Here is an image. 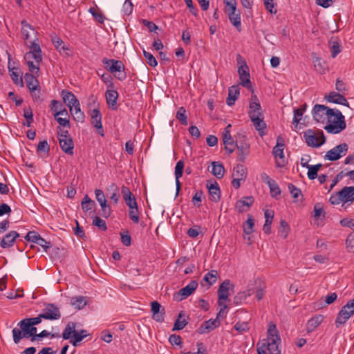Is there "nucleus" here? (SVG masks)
<instances>
[{"instance_id": "1", "label": "nucleus", "mask_w": 354, "mask_h": 354, "mask_svg": "<svg viewBox=\"0 0 354 354\" xmlns=\"http://www.w3.org/2000/svg\"><path fill=\"white\" fill-rule=\"evenodd\" d=\"M261 342L270 354H281V351L279 349L281 338L276 325L272 322L268 325L267 338L263 339Z\"/></svg>"}, {"instance_id": "2", "label": "nucleus", "mask_w": 354, "mask_h": 354, "mask_svg": "<svg viewBox=\"0 0 354 354\" xmlns=\"http://www.w3.org/2000/svg\"><path fill=\"white\" fill-rule=\"evenodd\" d=\"M326 121L328 124L324 129L329 133H339L346 127L344 116L338 109H333V115H328Z\"/></svg>"}, {"instance_id": "3", "label": "nucleus", "mask_w": 354, "mask_h": 354, "mask_svg": "<svg viewBox=\"0 0 354 354\" xmlns=\"http://www.w3.org/2000/svg\"><path fill=\"white\" fill-rule=\"evenodd\" d=\"M30 51L25 54L24 59L27 63L29 71L32 73L39 72V66L33 63L32 59H35V62L39 64L42 61V54L40 46L36 43L35 40L30 42L29 46Z\"/></svg>"}, {"instance_id": "4", "label": "nucleus", "mask_w": 354, "mask_h": 354, "mask_svg": "<svg viewBox=\"0 0 354 354\" xmlns=\"http://www.w3.org/2000/svg\"><path fill=\"white\" fill-rule=\"evenodd\" d=\"M329 201L333 205H338L340 203H353L354 186L344 187L340 191L332 194Z\"/></svg>"}, {"instance_id": "5", "label": "nucleus", "mask_w": 354, "mask_h": 354, "mask_svg": "<svg viewBox=\"0 0 354 354\" xmlns=\"http://www.w3.org/2000/svg\"><path fill=\"white\" fill-rule=\"evenodd\" d=\"M102 63L106 70L111 73H115L114 75L118 80L122 81L126 79L127 75L124 71V65L122 61L104 58Z\"/></svg>"}, {"instance_id": "6", "label": "nucleus", "mask_w": 354, "mask_h": 354, "mask_svg": "<svg viewBox=\"0 0 354 354\" xmlns=\"http://www.w3.org/2000/svg\"><path fill=\"white\" fill-rule=\"evenodd\" d=\"M236 60L238 64L240 65L238 68V73L239 75L240 84L247 88H252V83L250 80L249 68L245 61V59L238 54L236 56Z\"/></svg>"}, {"instance_id": "7", "label": "nucleus", "mask_w": 354, "mask_h": 354, "mask_svg": "<svg viewBox=\"0 0 354 354\" xmlns=\"http://www.w3.org/2000/svg\"><path fill=\"white\" fill-rule=\"evenodd\" d=\"M304 137L308 146L311 147H319L326 142L325 136L322 130L315 133L313 130L308 129L304 132Z\"/></svg>"}, {"instance_id": "8", "label": "nucleus", "mask_w": 354, "mask_h": 354, "mask_svg": "<svg viewBox=\"0 0 354 354\" xmlns=\"http://www.w3.org/2000/svg\"><path fill=\"white\" fill-rule=\"evenodd\" d=\"M226 11L231 24L240 32L241 30V21L239 12H236L235 0H225Z\"/></svg>"}, {"instance_id": "9", "label": "nucleus", "mask_w": 354, "mask_h": 354, "mask_svg": "<svg viewBox=\"0 0 354 354\" xmlns=\"http://www.w3.org/2000/svg\"><path fill=\"white\" fill-rule=\"evenodd\" d=\"M333 109H330L325 105L315 104L312 110L313 119L321 123H324L328 118V115H332Z\"/></svg>"}, {"instance_id": "10", "label": "nucleus", "mask_w": 354, "mask_h": 354, "mask_svg": "<svg viewBox=\"0 0 354 354\" xmlns=\"http://www.w3.org/2000/svg\"><path fill=\"white\" fill-rule=\"evenodd\" d=\"M284 139L282 136H279L277 138V145L273 147L272 155L276 159V165L279 167H282L285 165L284 158Z\"/></svg>"}, {"instance_id": "11", "label": "nucleus", "mask_w": 354, "mask_h": 354, "mask_svg": "<svg viewBox=\"0 0 354 354\" xmlns=\"http://www.w3.org/2000/svg\"><path fill=\"white\" fill-rule=\"evenodd\" d=\"M26 86L30 90L31 95L35 99H40L39 83L37 78L32 73H26L24 76Z\"/></svg>"}, {"instance_id": "12", "label": "nucleus", "mask_w": 354, "mask_h": 354, "mask_svg": "<svg viewBox=\"0 0 354 354\" xmlns=\"http://www.w3.org/2000/svg\"><path fill=\"white\" fill-rule=\"evenodd\" d=\"M348 147L346 143L340 144L328 151L324 156L326 160L335 161L339 160L347 153Z\"/></svg>"}, {"instance_id": "13", "label": "nucleus", "mask_w": 354, "mask_h": 354, "mask_svg": "<svg viewBox=\"0 0 354 354\" xmlns=\"http://www.w3.org/2000/svg\"><path fill=\"white\" fill-rule=\"evenodd\" d=\"M43 319L49 320L59 319L61 313L58 307L53 304H47L42 310L41 316Z\"/></svg>"}, {"instance_id": "14", "label": "nucleus", "mask_w": 354, "mask_h": 354, "mask_svg": "<svg viewBox=\"0 0 354 354\" xmlns=\"http://www.w3.org/2000/svg\"><path fill=\"white\" fill-rule=\"evenodd\" d=\"M235 146L238 149V159L241 162H244L246 157L250 153V145L245 142V137L243 136L241 140L236 139Z\"/></svg>"}, {"instance_id": "15", "label": "nucleus", "mask_w": 354, "mask_h": 354, "mask_svg": "<svg viewBox=\"0 0 354 354\" xmlns=\"http://www.w3.org/2000/svg\"><path fill=\"white\" fill-rule=\"evenodd\" d=\"M91 122L96 129L97 133L103 137L104 131L102 124V114L98 109H94L91 111Z\"/></svg>"}, {"instance_id": "16", "label": "nucleus", "mask_w": 354, "mask_h": 354, "mask_svg": "<svg viewBox=\"0 0 354 354\" xmlns=\"http://www.w3.org/2000/svg\"><path fill=\"white\" fill-rule=\"evenodd\" d=\"M325 99L329 102H333L349 107L347 100L345 98L343 94H341V93L332 91L328 95L325 96Z\"/></svg>"}, {"instance_id": "17", "label": "nucleus", "mask_w": 354, "mask_h": 354, "mask_svg": "<svg viewBox=\"0 0 354 354\" xmlns=\"http://www.w3.org/2000/svg\"><path fill=\"white\" fill-rule=\"evenodd\" d=\"M121 193L125 203L129 208L136 207L138 204L136 198L127 187L123 185L121 187Z\"/></svg>"}, {"instance_id": "18", "label": "nucleus", "mask_w": 354, "mask_h": 354, "mask_svg": "<svg viewBox=\"0 0 354 354\" xmlns=\"http://www.w3.org/2000/svg\"><path fill=\"white\" fill-rule=\"evenodd\" d=\"M19 236V234L16 231H10L6 234L2 240L0 241V245L2 248H8L12 247L16 241V239Z\"/></svg>"}, {"instance_id": "19", "label": "nucleus", "mask_w": 354, "mask_h": 354, "mask_svg": "<svg viewBox=\"0 0 354 354\" xmlns=\"http://www.w3.org/2000/svg\"><path fill=\"white\" fill-rule=\"evenodd\" d=\"M220 325V320L218 319H209L204 322L198 328V333L200 334L207 333L214 329L218 327Z\"/></svg>"}, {"instance_id": "20", "label": "nucleus", "mask_w": 354, "mask_h": 354, "mask_svg": "<svg viewBox=\"0 0 354 354\" xmlns=\"http://www.w3.org/2000/svg\"><path fill=\"white\" fill-rule=\"evenodd\" d=\"M151 306L153 319L156 322H163L165 310L162 308L161 305L157 301H154L151 303Z\"/></svg>"}, {"instance_id": "21", "label": "nucleus", "mask_w": 354, "mask_h": 354, "mask_svg": "<svg viewBox=\"0 0 354 354\" xmlns=\"http://www.w3.org/2000/svg\"><path fill=\"white\" fill-rule=\"evenodd\" d=\"M230 280H225L220 286L218 290V304L219 306H223V303L221 300H226L228 299L229 290L230 287Z\"/></svg>"}, {"instance_id": "22", "label": "nucleus", "mask_w": 354, "mask_h": 354, "mask_svg": "<svg viewBox=\"0 0 354 354\" xmlns=\"http://www.w3.org/2000/svg\"><path fill=\"white\" fill-rule=\"evenodd\" d=\"M54 117L60 126L71 127L68 112L66 109L57 111L54 113Z\"/></svg>"}, {"instance_id": "23", "label": "nucleus", "mask_w": 354, "mask_h": 354, "mask_svg": "<svg viewBox=\"0 0 354 354\" xmlns=\"http://www.w3.org/2000/svg\"><path fill=\"white\" fill-rule=\"evenodd\" d=\"M197 287H198L197 281H196V280L191 281L189 284H187L185 287L181 288L179 290L178 295L182 297L180 299V300L185 299V298L188 297L189 295H191L196 290Z\"/></svg>"}, {"instance_id": "24", "label": "nucleus", "mask_w": 354, "mask_h": 354, "mask_svg": "<svg viewBox=\"0 0 354 354\" xmlns=\"http://www.w3.org/2000/svg\"><path fill=\"white\" fill-rule=\"evenodd\" d=\"M59 143L62 150L67 154L73 155L74 142L72 138H60Z\"/></svg>"}, {"instance_id": "25", "label": "nucleus", "mask_w": 354, "mask_h": 354, "mask_svg": "<svg viewBox=\"0 0 354 354\" xmlns=\"http://www.w3.org/2000/svg\"><path fill=\"white\" fill-rule=\"evenodd\" d=\"M255 129L259 132L261 136L266 134L265 130L267 127L266 122L263 121V116H257L250 118Z\"/></svg>"}, {"instance_id": "26", "label": "nucleus", "mask_w": 354, "mask_h": 354, "mask_svg": "<svg viewBox=\"0 0 354 354\" xmlns=\"http://www.w3.org/2000/svg\"><path fill=\"white\" fill-rule=\"evenodd\" d=\"M240 88L239 85H234L228 89V96L226 99V103L228 106H232L234 104L235 101L239 96Z\"/></svg>"}, {"instance_id": "27", "label": "nucleus", "mask_w": 354, "mask_h": 354, "mask_svg": "<svg viewBox=\"0 0 354 354\" xmlns=\"http://www.w3.org/2000/svg\"><path fill=\"white\" fill-rule=\"evenodd\" d=\"M354 313L351 311L348 313L346 310H340L335 321V324L337 328L345 324L346 322L351 317Z\"/></svg>"}, {"instance_id": "28", "label": "nucleus", "mask_w": 354, "mask_h": 354, "mask_svg": "<svg viewBox=\"0 0 354 354\" xmlns=\"http://www.w3.org/2000/svg\"><path fill=\"white\" fill-rule=\"evenodd\" d=\"M209 194V199L214 202H218L221 198V191L216 182L207 185Z\"/></svg>"}, {"instance_id": "29", "label": "nucleus", "mask_w": 354, "mask_h": 354, "mask_svg": "<svg viewBox=\"0 0 354 354\" xmlns=\"http://www.w3.org/2000/svg\"><path fill=\"white\" fill-rule=\"evenodd\" d=\"M62 96L64 102L68 108L74 106L75 104H77L79 102L76 96L71 91L63 90L62 91Z\"/></svg>"}, {"instance_id": "30", "label": "nucleus", "mask_w": 354, "mask_h": 354, "mask_svg": "<svg viewBox=\"0 0 354 354\" xmlns=\"http://www.w3.org/2000/svg\"><path fill=\"white\" fill-rule=\"evenodd\" d=\"M118 93L113 89H108L105 93V97L106 103L109 106H110L113 109H116L117 100L118 98Z\"/></svg>"}, {"instance_id": "31", "label": "nucleus", "mask_w": 354, "mask_h": 354, "mask_svg": "<svg viewBox=\"0 0 354 354\" xmlns=\"http://www.w3.org/2000/svg\"><path fill=\"white\" fill-rule=\"evenodd\" d=\"M183 169H184V162L180 160L177 162L176 167H175L176 195L178 194L180 189V183L179 179L183 176Z\"/></svg>"}, {"instance_id": "32", "label": "nucleus", "mask_w": 354, "mask_h": 354, "mask_svg": "<svg viewBox=\"0 0 354 354\" xmlns=\"http://www.w3.org/2000/svg\"><path fill=\"white\" fill-rule=\"evenodd\" d=\"M232 176L238 180H245L247 177L246 167L241 164L236 165L233 169Z\"/></svg>"}, {"instance_id": "33", "label": "nucleus", "mask_w": 354, "mask_h": 354, "mask_svg": "<svg viewBox=\"0 0 354 354\" xmlns=\"http://www.w3.org/2000/svg\"><path fill=\"white\" fill-rule=\"evenodd\" d=\"M322 315H317L308 320L307 323V330L308 332L313 331L317 326H319L324 320Z\"/></svg>"}, {"instance_id": "34", "label": "nucleus", "mask_w": 354, "mask_h": 354, "mask_svg": "<svg viewBox=\"0 0 354 354\" xmlns=\"http://www.w3.org/2000/svg\"><path fill=\"white\" fill-rule=\"evenodd\" d=\"M211 172L216 178L220 179L223 177L225 168L222 163L219 162H212Z\"/></svg>"}, {"instance_id": "35", "label": "nucleus", "mask_w": 354, "mask_h": 354, "mask_svg": "<svg viewBox=\"0 0 354 354\" xmlns=\"http://www.w3.org/2000/svg\"><path fill=\"white\" fill-rule=\"evenodd\" d=\"M13 341L15 344H19L23 338H29V331L24 332L20 328H14L12 329Z\"/></svg>"}, {"instance_id": "36", "label": "nucleus", "mask_w": 354, "mask_h": 354, "mask_svg": "<svg viewBox=\"0 0 354 354\" xmlns=\"http://www.w3.org/2000/svg\"><path fill=\"white\" fill-rule=\"evenodd\" d=\"M250 111L248 115L250 118L262 116V109L260 103L250 102L249 105Z\"/></svg>"}, {"instance_id": "37", "label": "nucleus", "mask_w": 354, "mask_h": 354, "mask_svg": "<svg viewBox=\"0 0 354 354\" xmlns=\"http://www.w3.org/2000/svg\"><path fill=\"white\" fill-rule=\"evenodd\" d=\"M71 304L75 308L82 309L86 304V298L83 296L73 297L71 299Z\"/></svg>"}, {"instance_id": "38", "label": "nucleus", "mask_w": 354, "mask_h": 354, "mask_svg": "<svg viewBox=\"0 0 354 354\" xmlns=\"http://www.w3.org/2000/svg\"><path fill=\"white\" fill-rule=\"evenodd\" d=\"M76 323L71 322H68L62 333L64 339H68L73 337V335L75 333Z\"/></svg>"}, {"instance_id": "39", "label": "nucleus", "mask_w": 354, "mask_h": 354, "mask_svg": "<svg viewBox=\"0 0 354 354\" xmlns=\"http://www.w3.org/2000/svg\"><path fill=\"white\" fill-rule=\"evenodd\" d=\"M87 335L88 333L86 330H81L80 332L75 331L74 335H73V339H70V343L72 344L73 346H77V344Z\"/></svg>"}, {"instance_id": "40", "label": "nucleus", "mask_w": 354, "mask_h": 354, "mask_svg": "<svg viewBox=\"0 0 354 354\" xmlns=\"http://www.w3.org/2000/svg\"><path fill=\"white\" fill-rule=\"evenodd\" d=\"M218 272L216 270H212L208 272L203 277V281H205L209 286L213 285L217 279Z\"/></svg>"}, {"instance_id": "41", "label": "nucleus", "mask_w": 354, "mask_h": 354, "mask_svg": "<svg viewBox=\"0 0 354 354\" xmlns=\"http://www.w3.org/2000/svg\"><path fill=\"white\" fill-rule=\"evenodd\" d=\"M329 44L331 50V57L335 58L341 52L340 43L337 39H331Z\"/></svg>"}, {"instance_id": "42", "label": "nucleus", "mask_w": 354, "mask_h": 354, "mask_svg": "<svg viewBox=\"0 0 354 354\" xmlns=\"http://www.w3.org/2000/svg\"><path fill=\"white\" fill-rule=\"evenodd\" d=\"M322 167V165L321 163L315 165H310L308 168L307 176L308 178L310 180H314L317 176V172L320 169V168Z\"/></svg>"}, {"instance_id": "43", "label": "nucleus", "mask_w": 354, "mask_h": 354, "mask_svg": "<svg viewBox=\"0 0 354 354\" xmlns=\"http://www.w3.org/2000/svg\"><path fill=\"white\" fill-rule=\"evenodd\" d=\"M313 63L315 70L320 74H324L328 71L325 62H322L320 58L314 59Z\"/></svg>"}, {"instance_id": "44", "label": "nucleus", "mask_w": 354, "mask_h": 354, "mask_svg": "<svg viewBox=\"0 0 354 354\" xmlns=\"http://www.w3.org/2000/svg\"><path fill=\"white\" fill-rule=\"evenodd\" d=\"M22 28H21V33L24 36V39L25 40H28L30 35V32L31 31L33 34L35 33V30L31 27L30 25H29L26 21H22Z\"/></svg>"}, {"instance_id": "45", "label": "nucleus", "mask_w": 354, "mask_h": 354, "mask_svg": "<svg viewBox=\"0 0 354 354\" xmlns=\"http://www.w3.org/2000/svg\"><path fill=\"white\" fill-rule=\"evenodd\" d=\"M254 226V220L252 216H249L247 221L243 225V232L246 234H251L253 232V227Z\"/></svg>"}, {"instance_id": "46", "label": "nucleus", "mask_w": 354, "mask_h": 354, "mask_svg": "<svg viewBox=\"0 0 354 354\" xmlns=\"http://www.w3.org/2000/svg\"><path fill=\"white\" fill-rule=\"evenodd\" d=\"M176 118L177 120L180 121V122L183 125H187V117L186 115V110L183 106H181L178 109Z\"/></svg>"}, {"instance_id": "47", "label": "nucleus", "mask_w": 354, "mask_h": 354, "mask_svg": "<svg viewBox=\"0 0 354 354\" xmlns=\"http://www.w3.org/2000/svg\"><path fill=\"white\" fill-rule=\"evenodd\" d=\"M95 205V202L92 201L88 195H86L82 201V209L83 211L86 212L93 209Z\"/></svg>"}, {"instance_id": "48", "label": "nucleus", "mask_w": 354, "mask_h": 354, "mask_svg": "<svg viewBox=\"0 0 354 354\" xmlns=\"http://www.w3.org/2000/svg\"><path fill=\"white\" fill-rule=\"evenodd\" d=\"M53 43L55 46V47L60 52L63 51L64 53L66 55H68V50H69L67 47H66L63 44V41L61 39L58 37H55L53 39Z\"/></svg>"}, {"instance_id": "49", "label": "nucleus", "mask_w": 354, "mask_h": 354, "mask_svg": "<svg viewBox=\"0 0 354 354\" xmlns=\"http://www.w3.org/2000/svg\"><path fill=\"white\" fill-rule=\"evenodd\" d=\"M289 226L287 222L284 220H281L280 222V227L279 229V235L282 238L286 239L288 234Z\"/></svg>"}, {"instance_id": "50", "label": "nucleus", "mask_w": 354, "mask_h": 354, "mask_svg": "<svg viewBox=\"0 0 354 354\" xmlns=\"http://www.w3.org/2000/svg\"><path fill=\"white\" fill-rule=\"evenodd\" d=\"M24 116L26 119V122L24 124L30 127L33 122V113L30 107L24 109Z\"/></svg>"}, {"instance_id": "51", "label": "nucleus", "mask_w": 354, "mask_h": 354, "mask_svg": "<svg viewBox=\"0 0 354 354\" xmlns=\"http://www.w3.org/2000/svg\"><path fill=\"white\" fill-rule=\"evenodd\" d=\"M95 194L96 200L100 203L101 207H104L105 205H109L102 190L95 189Z\"/></svg>"}, {"instance_id": "52", "label": "nucleus", "mask_w": 354, "mask_h": 354, "mask_svg": "<svg viewBox=\"0 0 354 354\" xmlns=\"http://www.w3.org/2000/svg\"><path fill=\"white\" fill-rule=\"evenodd\" d=\"M183 317L182 313H179L177 319L175 322L173 330H182L185 327V326L187 324V322L185 319L181 320V317Z\"/></svg>"}, {"instance_id": "53", "label": "nucleus", "mask_w": 354, "mask_h": 354, "mask_svg": "<svg viewBox=\"0 0 354 354\" xmlns=\"http://www.w3.org/2000/svg\"><path fill=\"white\" fill-rule=\"evenodd\" d=\"M50 151V147L46 140H43L39 142L37 148V152L38 153L43 152L48 154Z\"/></svg>"}, {"instance_id": "54", "label": "nucleus", "mask_w": 354, "mask_h": 354, "mask_svg": "<svg viewBox=\"0 0 354 354\" xmlns=\"http://www.w3.org/2000/svg\"><path fill=\"white\" fill-rule=\"evenodd\" d=\"M346 247L349 252L354 253V232L350 233L346 240Z\"/></svg>"}, {"instance_id": "55", "label": "nucleus", "mask_w": 354, "mask_h": 354, "mask_svg": "<svg viewBox=\"0 0 354 354\" xmlns=\"http://www.w3.org/2000/svg\"><path fill=\"white\" fill-rule=\"evenodd\" d=\"M88 12L92 15L94 19L99 23L103 24L104 21V16L101 12H97L95 8H90Z\"/></svg>"}, {"instance_id": "56", "label": "nucleus", "mask_w": 354, "mask_h": 354, "mask_svg": "<svg viewBox=\"0 0 354 354\" xmlns=\"http://www.w3.org/2000/svg\"><path fill=\"white\" fill-rule=\"evenodd\" d=\"M269 186L271 196L273 198H277L281 194V189L277 183L274 181Z\"/></svg>"}, {"instance_id": "57", "label": "nucleus", "mask_w": 354, "mask_h": 354, "mask_svg": "<svg viewBox=\"0 0 354 354\" xmlns=\"http://www.w3.org/2000/svg\"><path fill=\"white\" fill-rule=\"evenodd\" d=\"M288 188L292 196L294 198H298L299 196H302V192L300 189L297 188L292 183H289L288 185Z\"/></svg>"}, {"instance_id": "58", "label": "nucleus", "mask_w": 354, "mask_h": 354, "mask_svg": "<svg viewBox=\"0 0 354 354\" xmlns=\"http://www.w3.org/2000/svg\"><path fill=\"white\" fill-rule=\"evenodd\" d=\"M15 68L12 70L10 77L13 82L19 86L23 87L24 86V82L21 76H19V75L17 73V71H14Z\"/></svg>"}, {"instance_id": "59", "label": "nucleus", "mask_w": 354, "mask_h": 354, "mask_svg": "<svg viewBox=\"0 0 354 354\" xmlns=\"http://www.w3.org/2000/svg\"><path fill=\"white\" fill-rule=\"evenodd\" d=\"M133 6L130 0H125L123 6L122 12L124 15L129 16L133 12Z\"/></svg>"}, {"instance_id": "60", "label": "nucleus", "mask_w": 354, "mask_h": 354, "mask_svg": "<svg viewBox=\"0 0 354 354\" xmlns=\"http://www.w3.org/2000/svg\"><path fill=\"white\" fill-rule=\"evenodd\" d=\"M203 194V192L201 190H198L193 196L192 202L194 206L197 207H201Z\"/></svg>"}, {"instance_id": "61", "label": "nucleus", "mask_w": 354, "mask_h": 354, "mask_svg": "<svg viewBox=\"0 0 354 354\" xmlns=\"http://www.w3.org/2000/svg\"><path fill=\"white\" fill-rule=\"evenodd\" d=\"M143 55L147 60V64L149 66L155 67L158 65V62H157L156 58L153 57V55L151 53L144 50Z\"/></svg>"}, {"instance_id": "62", "label": "nucleus", "mask_w": 354, "mask_h": 354, "mask_svg": "<svg viewBox=\"0 0 354 354\" xmlns=\"http://www.w3.org/2000/svg\"><path fill=\"white\" fill-rule=\"evenodd\" d=\"M93 224L103 231L107 229L105 221L100 218L99 216H95L93 218Z\"/></svg>"}, {"instance_id": "63", "label": "nucleus", "mask_w": 354, "mask_h": 354, "mask_svg": "<svg viewBox=\"0 0 354 354\" xmlns=\"http://www.w3.org/2000/svg\"><path fill=\"white\" fill-rule=\"evenodd\" d=\"M138 214V205H136V207L129 208V218L135 223H138L140 221Z\"/></svg>"}, {"instance_id": "64", "label": "nucleus", "mask_w": 354, "mask_h": 354, "mask_svg": "<svg viewBox=\"0 0 354 354\" xmlns=\"http://www.w3.org/2000/svg\"><path fill=\"white\" fill-rule=\"evenodd\" d=\"M40 236H41L36 232L30 231L28 232V234L25 236L24 238L27 241L36 243L37 241V238H39Z\"/></svg>"}]
</instances>
